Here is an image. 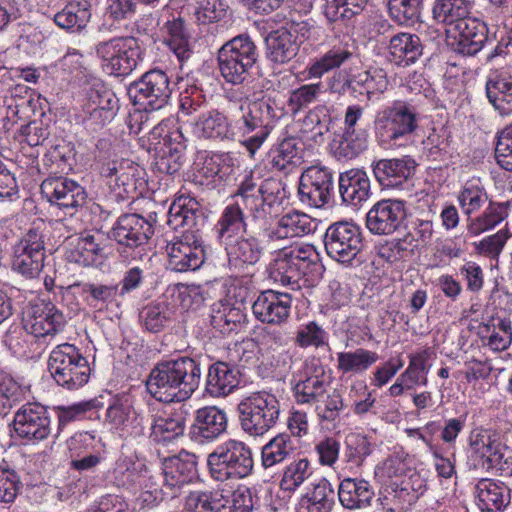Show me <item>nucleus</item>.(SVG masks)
<instances>
[{"mask_svg": "<svg viewBox=\"0 0 512 512\" xmlns=\"http://www.w3.org/2000/svg\"><path fill=\"white\" fill-rule=\"evenodd\" d=\"M373 498L374 490L364 479L345 478L339 484L338 499L345 509H366L371 505Z\"/></svg>", "mask_w": 512, "mask_h": 512, "instance_id": "nucleus-29", "label": "nucleus"}, {"mask_svg": "<svg viewBox=\"0 0 512 512\" xmlns=\"http://www.w3.org/2000/svg\"><path fill=\"white\" fill-rule=\"evenodd\" d=\"M459 205L463 213L472 218L471 215L479 211L487 202L488 194L484 187L478 183L467 182L457 196Z\"/></svg>", "mask_w": 512, "mask_h": 512, "instance_id": "nucleus-55", "label": "nucleus"}, {"mask_svg": "<svg viewBox=\"0 0 512 512\" xmlns=\"http://www.w3.org/2000/svg\"><path fill=\"white\" fill-rule=\"evenodd\" d=\"M458 35L455 37V50L463 55H475L487 40L486 25L475 18L463 19L455 25Z\"/></svg>", "mask_w": 512, "mask_h": 512, "instance_id": "nucleus-28", "label": "nucleus"}, {"mask_svg": "<svg viewBox=\"0 0 512 512\" xmlns=\"http://www.w3.org/2000/svg\"><path fill=\"white\" fill-rule=\"evenodd\" d=\"M301 162L294 138L284 139L271 155V165L278 171L289 173Z\"/></svg>", "mask_w": 512, "mask_h": 512, "instance_id": "nucleus-56", "label": "nucleus"}, {"mask_svg": "<svg viewBox=\"0 0 512 512\" xmlns=\"http://www.w3.org/2000/svg\"><path fill=\"white\" fill-rule=\"evenodd\" d=\"M90 17L91 13L85 4L73 2L54 15V22L59 28L74 32L84 29Z\"/></svg>", "mask_w": 512, "mask_h": 512, "instance_id": "nucleus-48", "label": "nucleus"}, {"mask_svg": "<svg viewBox=\"0 0 512 512\" xmlns=\"http://www.w3.org/2000/svg\"><path fill=\"white\" fill-rule=\"evenodd\" d=\"M311 462L307 457H299L286 465L282 471L280 487L283 491L294 492L313 475Z\"/></svg>", "mask_w": 512, "mask_h": 512, "instance_id": "nucleus-47", "label": "nucleus"}, {"mask_svg": "<svg viewBox=\"0 0 512 512\" xmlns=\"http://www.w3.org/2000/svg\"><path fill=\"white\" fill-rule=\"evenodd\" d=\"M334 504L332 485L327 479L322 478L301 499L300 509L303 512H332Z\"/></svg>", "mask_w": 512, "mask_h": 512, "instance_id": "nucleus-43", "label": "nucleus"}, {"mask_svg": "<svg viewBox=\"0 0 512 512\" xmlns=\"http://www.w3.org/2000/svg\"><path fill=\"white\" fill-rule=\"evenodd\" d=\"M316 230L315 221L306 213L292 211L281 216L275 226L266 230L268 242H276L294 237H303Z\"/></svg>", "mask_w": 512, "mask_h": 512, "instance_id": "nucleus-22", "label": "nucleus"}, {"mask_svg": "<svg viewBox=\"0 0 512 512\" xmlns=\"http://www.w3.org/2000/svg\"><path fill=\"white\" fill-rule=\"evenodd\" d=\"M154 233L153 225L139 214L120 216L110 231L118 244V252L127 257L130 251L147 244Z\"/></svg>", "mask_w": 512, "mask_h": 512, "instance_id": "nucleus-11", "label": "nucleus"}, {"mask_svg": "<svg viewBox=\"0 0 512 512\" xmlns=\"http://www.w3.org/2000/svg\"><path fill=\"white\" fill-rule=\"evenodd\" d=\"M101 176L119 199H126L137 189L140 167L129 160L111 161L101 167Z\"/></svg>", "mask_w": 512, "mask_h": 512, "instance_id": "nucleus-20", "label": "nucleus"}, {"mask_svg": "<svg viewBox=\"0 0 512 512\" xmlns=\"http://www.w3.org/2000/svg\"><path fill=\"white\" fill-rule=\"evenodd\" d=\"M26 391L12 378L0 375V416L26 400Z\"/></svg>", "mask_w": 512, "mask_h": 512, "instance_id": "nucleus-61", "label": "nucleus"}, {"mask_svg": "<svg viewBox=\"0 0 512 512\" xmlns=\"http://www.w3.org/2000/svg\"><path fill=\"white\" fill-rule=\"evenodd\" d=\"M331 118L326 105H317L311 109L303 119L305 131L311 133L315 143H321L324 135L329 131Z\"/></svg>", "mask_w": 512, "mask_h": 512, "instance_id": "nucleus-57", "label": "nucleus"}, {"mask_svg": "<svg viewBox=\"0 0 512 512\" xmlns=\"http://www.w3.org/2000/svg\"><path fill=\"white\" fill-rule=\"evenodd\" d=\"M300 201L320 208L329 203L333 194V175L326 168L309 167L301 177L298 187Z\"/></svg>", "mask_w": 512, "mask_h": 512, "instance_id": "nucleus-15", "label": "nucleus"}, {"mask_svg": "<svg viewBox=\"0 0 512 512\" xmlns=\"http://www.w3.org/2000/svg\"><path fill=\"white\" fill-rule=\"evenodd\" d=\"M433 18L438 22L455 25L467 18L469 2L467 0H436L432 8Z\"/></svg>", "mask_w": 512, "mask_h": 512, "instance_id": "nucleus-51", "label": "nucleus"}, {"mask_svg": "<svg viewBox=\"0 0 512 512\" xmlns=\"http://www.w3.org/2000/svg\"><path fill=\"white\" fill-rule=\"evenodd\" d=\"M291 308V295L267 290L253 302L254 316L261 322L280 325L287 321Z\"/></svg>", "mask_w": 512, "mask_h": 512, "instance_id": "nucleus-21", "label": "nucleus"}, {"mask_svg": "<svg viewBox=\"0 0 512 512\" xmlns=\"http://www.w3.org/2000/svg\"><path fill=\"white\" fill-rule=\"evenodd\" d=\"M258 51L249 36L238 35L226 42L218 51V66L226 82L242 84L249 70L256 64Z\"/></svg>", "mask_w": 512, "mask_h": 512, "instance_id": "nucleus-6", "label": "nucleus"}, {"mask_svg": "<svg viewBox=\"0 0 512 512\" xmlns=\"http://www.w3.org/2000/svg\"><path fill=\"white\" fill-rule=\"evenodd\" d=\"M423 0H388L390 16L399 24L418 21Z\"/></svg>", "mask_w": 512, "mask_h": 512, "instance_id": "nucleus-63", "label": "nucleus"}, {"mask_svg": "<svg viewBox=\"0 0 512 512\" xmlns=\"http://www.w3.org/2000/svg\"><path fill=\"white\" fill-rule=\"evenodd\" d=\"M268 275L275 283L282 286H291L292 289L300 287L299 282L305 273L293 261L287 257V253L282 250L277 257L268 266Z\"/></svg>", "mask_w": 512, "mask_h": 512, "instance_id": "nucleus-40", "label": "nucleus"}, {"mask_svg": "<svg viewBox=\"0 0 512 512\" xmlns=\"http://www.w3.org/2000/svg\"><path fill=\"white\" fill-rule=\"evenodd\" d=\"M40 188L48 202L64 210L83 206L87 198L84 188L67 177L46 178Z\"/></svg>", "mask_w": 512, "mask_h": 512, "instance_id": "nucleus-18", "label": "nucleus"}, {"mask_svg": "<svg viewBox=\"0 0 512 512\" xmlns=\"http://www.w3.org/2000/svg\"><path fill=\"white\" fill-rule=\"evenodd\" d=\"M245 228L246 223L239 201L226 206L215 225L217 238L222 245L238 238Z\"/></svg>", "mask_w": 512, "mask_h": 512, "instance_id": "nucleus-36", "label": "nucleus"}, {"mask_svg": "<svg viewBox=\"0 0 512 512\" xmlns=\"http://www.w3.org/2000/svg\"><path fill=\"white\" fill-rule=\"evenodd\" d=\"M245 104L251 109L252 114L256 116L258 121L265 126L267 133L270 134L274 123L281 116L275 101L271 98L263 97L257 100H247Z\"/></svg>", "mask_w": 512, "mask_h": 512, "instance_id": "nucleus-64", "label": "nucleus"}, {"mask_svg": "<svg viewBox=\"0 0 512 512\" xmlns=\"http://www.w3.org/2000/svg\"><path fill=\"white\" fill-rule=\"evenodd\" d=\"M104 238L99 233H85L76 239L74 247L69 252L71 261L83 266H91L103 258Z\"/></svg>", "mask_w": 512, "mask_h": 512, "instance_id": "nucleus-37", "label": "nucleus"}, {"mask_svg": "<svg viewBox=\"0 0 512 512\" xmlns=\"http://www.w3.org/2000/svg\"><path fill=\"white\" fill-rule=\"evenodd\" d=\"M48 370L55 382L67 390H76L87 383L88 361L72 344L57 345L50 353Z\"/></svg>", "mask_w": 512, "mask_h": 512, "instance_id": "nucleus-5", "label": "nucleus"}, {"mask_svg": "<svg viewBox=\"0 0 512 512\" xmlns=\"http://www.w3.org/2000/svg\"><path fill=\"white\" fill-rule=\"evenodd\" d=\"M428 359V349L409 355V365L406 370L400 374V380L408 384L407 390H412L416 386L427 385Z\"/></svg>", "mask_w": 512, "mask_h": 512, "instance_id": "nucleus-49", "label": "nucleus"}, {"mask_svg": "<svg viewBox=\"0 0 512 512\" xmlns=\"http://www.w3.org/2000/svg\"><path fill=\"white\" fill-rule=\"evenodd\" d=\"M44 258L43 236L37 230L30 229L14 247L12 267L22 275L34 278L41 272Z\"/></svg>", "mask_w": 512, "mask_h": 512, "instance_id": "nucleus-12", "label": "nucleus"}, {"mask_svg": "<svg viewBox=\"0 0 512 512\" xmlns=\"http://www.w3.org/2000/svg\"><path fill=\"white\" fill-rule=\"evenodd\" d=\"M85 301L92 307L101 310L112 303L119 293L118 284L86 282L81 285Z\"/></svg>", "mask_w": 512, "mask_h": 512, "instance_id": "nucleus-50", "label": "nucleus"}, {"mask_svg": "<svg viewBox=\"0 0 512 512\" xmlns=\"http://www.w3.org/2000/svg\"><path fill=\"white\" fill-rule=\"evenodd\" d=\"M198 458L195 454L181 451L178 455L164 460L163 487L167 498L177 497L182 487L197 475Z\"/></svg>", "mask_w": 512, "mask_h": 512, "instance_id": "nucleus-17", "label": "nucleus"}, {"mask_svg": "<svg viewBox=\"0 0 512 512\" xmlns=\"http://www.w3.org/2000/svg\"><path fill=\"white\" fill-rule=\"evenodd\" d=\"M167 223L174 230L184 229L180 237L166 246L170 269L176 272L198 269L204 263L200 235L204 217L200 204L190 196H179L170 206Z\"/></svg>", "mask_w": 512, "mask_h": 512, "instance_id": "nucleus-1", "label": "nucleus"}, {"mask_svg": "<svg viewBox=\"0 0 512 512\" xmlns=\"http://www.w3.org/2000/svg\"><path fill=\"white\" fill-rule=\"evenodd\" d=\"M339 192L344 203L357 206L369 197L370 179L363 170H348L339 176Z\"/></svg>", "mask_w": 512, "mask_h": 512, "instance_id": "nucleus-32", "label": "nucleus"}, {"mask_svg": "<svg viewBox=\"0 0 512 512\" xmlns=\"http://www.w3.org/2000/svg\"><path fill=\"white\" fill-rule=\"evenodd\" d=\"M138 419L137 413L133 407L132 400L127 395H121L113 398L109 404L105 422L113 429L128 431L135 428L134 425Z\"/></svg>", "mask_w": 512, "mask_h": 512, "instance_id": "nucleus-38", "label": "nucleus"}, {"mask_svg": "<svg viewBox=\"0 0 512 512\" xmlns=\"http://www.w3.org/2000/svg\"><path fill=\"white\" fill-rule=\"evenodd\" d=\"M227 425L228 418L224 410L206 406L197 410L190 433L199 442L213 441L226 431Z\"/></svg>", "mask_w": 512, "mask_h": 512, "instance_id": "nucleus-23", "label": "nucleus"}, {"mask_svg": "<svg viewBox=\"0 0 512 512\" xmlns=\"http://www.w3.org/2000/svg\"><path fill=\"white\" fill-rule=\"evenodd\" d=\"M371 452V443L365 435L350 433L346 436L344 457L347 463L361 466Z\"/></svg>", "mask_w": 512, "mask_h": 512, "instance_id": "nucleus-62", "label": "nucleus"}, {"mask_svg": "<svg viewBox=\"0 0 512 512\" xmlns=\"http://www.w3.org/2000/svg\"><path fill=\"white\" fill-rule=\"evenodd\" d=\"M228 256L229 267L242 271L256 264L262 255V247L257 238H236L224 245Z\"/></svg>", "mask_w": 512, "mask_h": 512, "instance_id": "nucleus-30", "label": "nucleus"}, {"mask_svg": "<svg viewBox=\"0 0 512 512\" xmlns=\"http://www.w3.org/2000/svg\"><path fill=\"white\" fill-rule=\"evenodd\" d=\"M193 131L199 138L211 140H234L237 131L228 118L218 110L197 115L192 122Z\"/></svg>", "mask_w": 512, "mask_h": 512, "instance_id": "nucleus-24", "label": "nucleus"}, {"mask_svg": "<svg viewBox=\"0 0 512 512\" xmlns=\"http://www.w3.org/2000/svg\"><path fill=\"white\" fill-rule=\"evenodd\" d=\"M324 246L331 259L351 264L364 247L361 228L347 221L333 223L325 232Z\"/></svg>", "mask_w": 512, "mask_h": 512, "instance_id": "nucleus-9", "label": "nucleus"}, {"mask_svg": "<svg viewBox=\"0 0 512 512\" xmlns=\"http://www.w3.org/2000/svg\"><path fill=\"white\" fill-rule=\"evenodd\" d=\"M508 216V204L489 201L488 206L476 217L468 219L467 231L478 236L485 231L493 229Z\"/></svg>", "mask_w": 512, "mask_h": 512, "instance_id": "nucleus-42", "label": "nucleus"}, {"mask_svg": "<svg viewBox=\"0 0 512 512\" xmlns=\"http://www.w3.org/2000/svg\"><path fill=\"white\" fill-rule=\"evenodd\" d=\"M389 60L399 66H409L422 55L419 36L411 33H398L389 42Z\"/></svg>", "mask_w": 512, "mask_h": 512, "instance_id": "nucleus-34", "label": "nucleus"}, {"mask_svg": "<svg viewBox=\"0 0 512 512\" xmlns=\"http://www.w3.org/2000/svg\"><path fill=\"white\" fill-rule=\"evenodd\" d=\"M352 57V53L342 47H334L313 62L308 68L309 78H321L325 73L339 68Z\"/></svg>", "mask_w": 512, "mask_h": 512, "instance_id": "nucleus-53", "label": "nucleus"}, {"mask_svg": "<svg viewBox=\"0 0 512 512\" xmlns=\"http://www.w3.org/2000/svg\"><path fill=\"white\" fill-rule=\"evenodd\" d=\"M13 427L19 438L41 441L51 433V419L45 406L25 403L15 413Z\"/></svg>", "mask_w": 512, "mask_h": 512, "instance_id": "nucleus-14", "label": "nucleus"}, {"mask_svg": "<svg viewBox=\"0 0 512 512\" xmlns=\"http://www.w3.org/2000/svg\"><path fill=\"white\" fill-rule=\"evenodd\" d=\"M265 41L267 58L273 63L285 64L298 54L299 42L283 27L270 32Z\"/></svg>", "mask_w": 512, "mask_h": 512, "instance_id": "nucleus-35", "label": "nucleus"}, {"mask_svg": "<svg viewBox=\"0 0 512 512\" xmlns=\"http://www.w3.org/2000/svg\"><path fill=\"white\" fill-rule=\"evenodd\" d=\"M486 95L502 116L512 114V76L506 71H492L486 81Z\"/></svg>", "mask_w": 512, "mask_h": 512, "instance_id": "nucleus-27", "label": "nucleus"}, {"mask_svg": "<svg viewBox=\"0 0 512 512\" xmlns=\"http://www.w3.org/2000/svg\"><path fill=\"white\" fill-rule=\"evenodd\" d=\"M329 387L325 367L319 359L307 361L299 380L293 386L295 400L298 404L314 405L324 400Z\"/></svg>", "mask_w": 512, "mask_h": 512, "instance_id": "nucleus-13", "label": "nucleus"}, {"mask_svg": "<svg viewBox=\"0 0 512 512\" xmlns=\"http://www.w3.org/2000/svg\"><path fill=\"white\" fill-rule=\"evenodd\" d=\"M242 430L250 436H263L272 429L280 415L277 398L268 392H257L238 404Z\"/></svg>", "mask_w": 512, "mask_h": 512, "instance_id": "nucleus-7", "label": "nucleus"}, {"mask_svg": "<svg viewBox=\"0 0 512 512\" xmlns=\"http://www.w3.org/2000/svg\"><path fill=\"white\" fill-rule=\"evenodd\" d=\"M290 435L280 433L269 440L261 449V465L265 470L272 469L288 460L295 451Z\"/></svg>", "mask_w": 512, "mask_h": 512, "instance_id": "nucleus-39", "label": "nucleus"}, {"mask_svg": "<svg viewBox=\"0 0 512 512\" xmlns=\"http://www.w3.org/2000/svg\"><path fill=\"white\" fill-rule=\"evenodd\" d=\"M476 504L481 512H503L510 503V489L501 481L480 479L474 487Z\"/></svg>", "mask_w": 512, "mask_h": 512, "instance_id": "nucleus-25", "label": "nucleus"}, {"mask_svg": "<svg viewBox=\"0 0 512 512\" xmlns=\"http://www.w3.org/2000/svg\"><path fill=\"white\" fill-rule=\"evenodd\" d=\"M239 385V371L228 363L210 365L205 390L212 397H225Z\"/></svg>", "mask_w": 512, "mask_h": 512, "instance_id": "nucleus-31", "label": "nucleus"}, {"mask_svg": "<svg viewBox=\"0 0 512 512\" xmlns=\"http://www.w3.org/2000/svg\"><path fill=\"white\" fill-rule=\"evenodd\" d=\"M168 75L159 69L150 70L130 84L129 97L144 110H159L166 106L172 94Z\"/></svg>", "mask_w": 512, "mask_h": 512, "instance_id": "nucleus-10", "label": "nucleus"}, {"mask_svg": "<svg viewBox=\"0 0 512 512\" xmlns=\"http://www.w3.org/2000/svg\"><path fill=\"white\" fill-rule=\"evenodd\" d=\"M245 315L240 307L223 304L211 316V325L222 334L236 330L243 322Z\"/></svg>", "mask_w": 512, "mask_h": 512, "instance_id": "nucleus-60", "label": "nucleus"}, {"mask_svg": "<svg viewBox=\"0 0 512 512\" xmlns=\"http://www.w3.org/2000/svg\"><path fill=\"white\" fill-rule=\"evenodd\" d=\"M200 379V364L190 357H179L158 363L151 370L146 387L157 401L182 402L197 390Z\"/></svg>", "mask_w": 512, "mask_h": 512, "instance_id": "nucleus-2", "label": "nucleus"}, {"mask_svg": "<svg viewBox=\"0 0 512 512\" xmlns=\"http://www.w3.org/2000/svg\"><path fill=\"white\" fill-rule=\"evenodd\" d=\"M406 218V203L399 199L376 202L366 215V227L375 235H390L397 231Z\"/></svg>", "mask_w": 512, "mask_h": 512, "instance_id": "nucleus-16", "label": "nucleus"}, {"mask_svg": "<svg viewBox=\"0 0 512 512\" xmlns=\"http://www.w3.org/2000/svg\"><path fill=\"white\" fill-rule=\"evenodd\" d=\"M418 112L412 104L396 100L378 113L376 136L381 145L403 146L418 128Z\"/></svg>", "mask_w": 512, "mask_h": 512, "instance_id": "nucleus-4", "label": "nucleus"}, {"mask_svg": "<svg viewBox=\"0 0 512 512\" xmlns=\"http://www.w3.org/2000/svg\"><path fill=\"white\" fill-rule=\"evenodd\" d=\"M240 110L242 116L236 122L234 128L237 131V136L241 135L246 137L242 141V145L247 149L250 156H254L256 151L263 145L269 134L264 125H262L256 116L252 114L251 109L245 104L241 103Z\"/></svg>", "mask_w": 512, "mask_h": 512, "instance_id": "nucleus-33", "label": "nucleus"}, {"mask_svg": "<svg viewBox=\"0 0 512 512\" xmlns=\"http://www.w3.org/2000/svg\"><path fill=\"white\" fill-rule=\"evenodd\" d=\"M150 438L157 443H168L184 432V419L182 417H157L151 422Z\"/></svg>", "mask_w": 512, "mask_h": 512, "instance_id": "nucleus-52", "label": "nucleus"}, {"mask_svg": "<svg viewBox=\"0 0 512 512\" xmlns=\"http://www.w3.org/2000/svg\"><path fill=\"white\" fill-rule=\"evenodd\" d=\"M65 317L52 303L40 301L31 305L24 319L25 330L37 338L53 337L62 331Z\"/></svg>", "mask_w": 512, "mask_h": 512, "instance_id": "nucleus-19", "label": "nucleus"}, {"mask_svg": "<svg viewBox=\"0 0 512 512\" xmlns=\"http://www.w3.org/2000/svg\"><path fill=\"white\" fill-rule=\"evenodd\" d=\"M259 198L257 201V210L263 213L261 216L253 215L254 220H265L271 214V207L280 205L286 198L285 185L281 180L275 178H267L262 181L259 186Z\"/></svg>", "mask_w": 512, "mask_h": 512, "instance_id": "nucleus-44", "label": "nucleus"}, {"mask_svg": "<svg viewBox=\"0 0 512 512\" xmlns=\"http://www.w3.org/2000/svg\"><path fill=\"white\" fill-rule=\"evenodd\" d=\"M379 356L376 352L364 348L354 351L337 353V369L343 374H359L368 370L377 362Z\"/></svg>", "mask_w": 512, "mask_h": 512, "instance_id": "nucleus-45", "label": "nucleus"}, {"mask_svg": "<svg viewBox=\"0 0 512 512\" xmlns=\"http://www.w3.org/2000/svg\"><path fill=\"white\" fill-rule=\"evenodd\" d=\"M95 53L109 74L126 76L136 69L142 51L136 38L125 36L98 42Z\"/></svg>", "mask_w": 512, "mask_h": 512, "instance_id": "nucleus-8", "label": "nucleus"}, {"mask_svg": "<svg viewBox=\"0 0 512 512\" xmlns=\"http://www.w3.org/2000/svg\"><path fill=\"white\" fill-rule=\"evenodd\" d=\"M368 0H326L324 15L330 22L349 20L359 14Z\"/></svg>", "mask_w": 512, "mask_h": 512, "instance_id": "nucleus-58", "label": "nucleus"}, {"mask_svg": "<svg viewBox=\"0 0 512 512\" xmlns=\"http://www.w3.org/2000/svg\"><path fill=\"white\" fill-rule=\"evenodd\" d=\"M164 43L180 61L187 60L192 54L190 35L182 18H173L164 25Z\"/></svg>", "mask_w": 512, "mask_h": 512, "instance_id": "nucleus-41", "label": "nucleus"}, {"mask_svg": "<svg viewBox=\"0 0 512 512\" xmlns=\"http://www.w3.org/2000/svg\"><path fill=\"white\" fill-rule=\"evenodd\" d=\"M368 148V134L365 131H344L342 139L334 148L338 159H354Z\"/></svg>", "mask_w": 512, "mask_h": 512, "instance_id": "nucleus-54", "label": "nucleus"}, {"mask_svg": "<svg viewBox=\"0 0 512 512\" xmlns=\"http://www.w3.org/2000/svg\"><path fill=\"white\" fill-rule=\"evenodd\" d=\"M377 181L383 186H398L410 178L415 171L416 162L409 156L381 159L372 165Z\"/></svg>", "mask_w": 512, "mask_h": 512, "instance_id": "nucleus-26", "label": "nucleus"}, {"mask_svg": "<svg viewBox=\"0 0 512 512\" xmlns=\"http://www.w3.org/2000/svg\"><path fill=\"white\" fill-rule=\"evenodd\" d=\"M324 93L322 82L304 84L290 92L287 105L293 114L316 102Z\"/></svg>", "mask_w": 512, "mask_h": 512, "instance_id": "nucleus-59", "label": "nucleus"}, {"mask_svg": "<svg viewBox=\"0 0 512 512\" xmlns=\"http://www.w3.org/2000/svg\"><path fill=\"white\" fill-rule=\"evenodd\" d=\"M210 478L216 482H235L250 476L254 468L250 446L240 440L229 439L207 455Z\"/></svg>", "mask_w": 512, "mask_h": 512, "instance_id": "nucleus-3", "label": "nucleus"}, {"mask_svg": "<svg viewBox=\"0 0 512 512\" xmlns=\"http://www.w3.org/2000/svg\"><path fill=\"white\" fill-rule=\"evenodd\" d=\"M173 309L166 301L147 304L139 314L143 327L152 333L162 331L172 320Z\"/></svg>", "mask_w": 512, "mask_h": 512, "instance_id": "nucleus-46", "label": "nucleus"}]
</instances>
